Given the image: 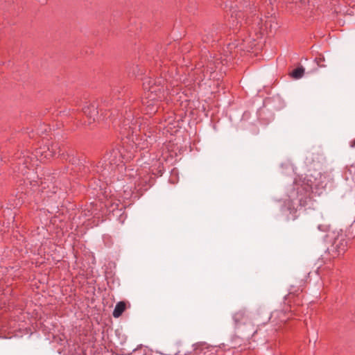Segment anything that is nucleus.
I'll return each instance as SVG.
<instances>
[{
	"instance_id": "1",
	"label": "nucleus",
	"mask_w": 355,
	"mask_h": 355,
	"mask_svg": "<svg viewBox=\"0 0 355 355\" xmlns=\"http://www.w3.org/2000/svg\"><path fill=\"white\" fill-rule=\"evenodd\" d=\"M145 89H148L146 94V98L148 99L145 103L148 107L154 106V102L159 99L161 100L164 97V87H159L156 83L152 84V81L149 80L144 84Z\"/></svg>"
},
{
	"instance_id": "2",
	"label": "nucleus",
	"mask_w": 355,
	"mask_h": 355,
	"mask_svg": "<svg viewBox=\"0 0 355 355\" xmlns=\"http://www.w3.org/2000/svg\"><path fill=\"white\" fill-rule=\"evenodd\" d=\"M56 153H58L59 154L62 153L61 146L57 143L53 144L51 147L48 146L46 150L44 148L37 150L35 152V156L39 157L40 159L42 161L44 159L53 157L55 154H56Z\"/></svg>"
},
{
	"instance_id": "3",
	"label": "nucleus",
	"mask_w": 355,
	"mask_h": 355,
	"mask_svg": "<svg viewBox=\"0 0 355 355\" xmlns=\"http://www.w3.org/2000/svg\"><path fill=\"white\" fill-rule=\"evenodd\" d=\"M83 112L84 114L89 118L90 121L89 123L92 121H95L96 116L98 114L97 108L95 107L94 105H88L87 107H85L83 108Z\"/></svg>"
},
{
	"instance_id": "4",
	"label": "nucleus",
	"mask_w": 355,
	"mask_h": 355,
	"mask_svg": "<svg viewBox=\"0 0 355 355\" xmlns=\"http://www.w3.org/2000/svg\"><path fill=\"white\" fill-rule=\"evenodd\" d=\"M119 155V152L117 150H113L112 153H111V155H109V157H108V164H105L106 166H107L108 164L110 165V167L111 168V170L113 169V166H119V164L121 162H122V161H121V157H117V155Z\"/></svg>"
},
{
	"instance_id": "5",
	"label": "nucleus",
	"mask_w": 355,
	"mask_h": 355,
	"mask_svg": "<svg viewBox=\"0 0 355 355\" xmlns=\"http://www.w3.org/2000/svg\"><path fill=\"white\" fill-rule=\"evenodd\" d=\"M125 309V303L123 302H119L116 304V306L113 311V316L114 318H119Z\"/></svg>"
},
{
	"instance_id": "6",
	"label": "nucleus",
	"mask_w": 355,
	"mask_h": 355,
	"mask_svg": "<svg viewBox=\"0 0 355 355\" xmlns=\"http://www.w3.org/2000/svg\"><path fill=\"white\" fill-rule=\"evenodd\" d=\"M304 69L303 67H298L293 71L291 76L295 79L302 78L304 75Z\"/></svg>"
},
{
	"instance_id": "7",
	"label": "nucleus",
	"mask_w": 355,
	"mask_h": 355,
	"mask_svg": "<svg viewBox=\"0 0 355 355\" xmlns=\"http://www.w3.org/2000/svg\"><path fill=\"white\" fill-rule=\"evenodd\" d=\"M243 319H245V314L242 311L237 312L234 315V320L236 324L239 323Z\"/></svg>"
},
{
	"instance_id": "8",
	"label": "nucleus",
	"mask_w": 355,
	"mask_h": 355,
	"mask_svg": "<svg viewBox=\"0 0 355 355\" xmlns=\"http://www.w3.org/2000/svg\"><path fill=\"white\" fill-rule=\"evenodd\" d=\"M324 60V59H322V58H319L318 60H317V63H318V65L320 67H325L326 66L321 64L320 62Z\"/></svg>"
},
{
	"instance_id": "9",
	"label": "nucleus",
	"mask_w": 355,
	"mask_h": 355,
	"mask_svg": "<svg viewBox=\"0 0 355 355\" xmlns=\"http://www.w3.org/2000/svg\"><path fill=\"white\" fill-rule=\"evenodd\" d=\"M150 110L151 111L155 112V110H154L153 108H151Z\"/></svg>"
}]
</instances>
